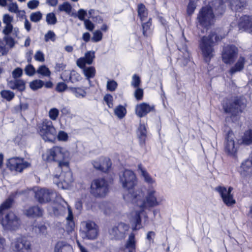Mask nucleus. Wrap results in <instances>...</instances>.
<instances>
[{
    "label": "nucleus",
    "mask_w": 252,
    "mask_h": 252,
    "mask_svg": "<svg viewBox=\"0 0 252 252\" xmlns=\"http://www.w3.org/2000/svg\"><path fill=\"white\" fill-rule=\"evenodd\" d=\"M55 194L52 189H40L35 191V197L39 203H46L50 201Z\"/></svg>",
    "instance_id": "19"
},
{
    "label": "nucleus",
    "mask_w": 252,
    "mask_h": 252,
    "mask_svg": "<svg viewBox=\"0 0 252 252\" xmlns=\"http://www.w3.org/2000/svg\"><path fill=\"white\" fill-rule=\"evenodd\" d=\"M39 134L45 141L54 142L56 139V130L52 121L45 119L39 127Z\"/></svg>",
    "instance_id": "9"
},
{
    "label": "nucleus",
    "mask_w": 252,
    "mask_h": 252,
    "mask_svg": "<svg viewBox=\"0 0 252 252\" xmlns=\"http://www.w3.org/2000/svg\"><path fill=\"white\" fill-rule=\"evenodd\" d=\"M99 208L105 215H110L113 211V205L108 202H100L99 204Z\"/></svg>",
    "instance_id": "32"
},
{
    "label": "nucleus",
    "mask_w": 252,
    "mask_h": 252,
    "mask_svg": "<svg viewBox=\"0 0 252 252\" xmlns=\"http://www.w3.org/2000/svg\"><path fill=\"white\" fill-rule=\"evenodd\" d=\"M12 203V199L9 198L6 200L0 206V214H2L3 211L10 208Z\"/></svg>",
    "instance_id": "47"
},
{
    "label": "nucleus",
    "mask_w": 252,
    "mask_h": 252,
    "mask_svg": "<svg viewBox=\"0 0 252 252\" xmlns=\"http://www.w3.org/2000/svg\"><path fill=\"white\" fill-rule=\"evenodd\" d=\"M239 172L243 177H252V153L241 162Z\"/></svg>",
    "instance_id": "18"
},
{
    "label": "nucleus",
    "mask_w": 252,
    "mask_h": 252,
    "mask_svg": "<svg viewBox=\"0 0 252 252\" xmlns=\"http://www.w3.org/2000/svg\"><path fill=\"white\" fill-rule=\"evenodd\" d=\"M137 134L140 140V142L144 143L146 137V129L144 125H140Z\"/></svg>",
    "instance_id": "41"
},
{
    "label": "nucleus",
    "mask_w": 252,
    "mask_h": 252,
    "mask_svg": "<svg viewBox=\"0 0 252 252\" xmlns=\"http://www.w3.org/2000/svg\"><path fill=\"white\" fill-rule=\"evenodd\" d=\"M33 229L40 235L45 236L47 234V228L45 224L40 223L33 225Z\"/></svg>",
    "instance_id": "40"
},
{
    "label": "nucleus",
    "mask_w": 252,
    "mask_h": 252,
    "mask_svg": "<svg viewBox=\"0 0 252 252\" xmlns=\"http://www.w3.org/2000/svg\"><path fill=\"white\" fill-rule=\"evenodd\" d=\"M34 59L40 62H44L45 61L44 54L41 51H37L34 55Z\"/></svg>",
    "instance_id": "64"
},
{
    "label": "nucleus",
    "mask_w": 252,
    "mask_h": 252,
    "mask_svg": "<svg viewBox=\"0 0 252 252\" xmlns=\"http://www.w3.org/2000/svg\"><path fill=\"white\" fill-rule=\"evenodd\" d=\"M108 191V184L104 179H96L92 182L90 192L94 197H104L107 194Z\"/></svg>",
    "instance_id": "8"
},
{
    "label": "nucleus",
    "mask_w": 252,
    "mask_h": 252,
    "mask_svg": "<svg viewBox=\"0 0 252 252\" xmlns=\"http://www.w3.org/2000/svg\"><path fill=\"white\" fill-rule=\"evenodd\" d=\"M117 86L118 84L115 81L113 80H109L107 81L106 85L107 90L111 92L115 91Z\"/></svg>",
    "instance_id": "50"
},
{
    "label": "nucleus",
    "mask_w": 252,
    "mask_h": 252,
    "mask_svg": "<svg viewBox=\"0 0 252 252\" xmlns=\"http://www.w3.org/2000/svg\"><path fill=\"white\" fill-rule=\"evenodd\" d=\"M58 10L60 12H65L66 14H70L71 12L72 6L68 2L65 1L59 5Z\"/></svg>",
    "instance_id": "39"
},
{
    "label": "nucleus",
    "mask_w": 252,
    "mask_h": 252,
    "mask_svg": "<svg viewBox=\"0 0 252 252\" xmlns=\"http://www.w3.org/2000/svg\"><path fill=\"white\" fill-rule=\"evenodd\" d=\"M77 65L81 69L86 67V65L88 64L87 60L85 57H81L76 61Z\"/></svg>",
    "instance_id": "56"
},
{
    "label": "nucleus",
    "mask_w": 252,
    "mask_h": 252,
    "mask_svg": "<svg viewBox=\"0 0 252 252\" xmlns=\"http://www.w3.org/2000/svg\"><path fill=\"white\" fill-rule=\"evenodd\" d=\"M114 114L119 119H122L126 116V109L125 106L119 105L115 108Z\"/></svg>",
    "instance_id": "37"
},
{
    "label": "nucleus",
    "mask_w": 252,
    "mask_h": 252,
    "mask_svg": "<svg viewBox=\"0 0 252 252\" xmlns=\"http://www.w3.org/2000/svg\"><path fill=\"white\" fill-rule=\"evenodd\" d=\"M102 38V33L101 31L97 30L93 32V36L92 40L94 42H97L100 41Z\"/></svg>",
    "instance_id": "55"
},
{
    "label": "nucleus",
    "mask_w": 252,
    "mask_h": 252,
    "mask_svg": "<svg viewBox=\"0 0 252 252\" xmlns=\"http://www.w3.org/2000/svg\"><path fill=\"white\" fill-rule=\"evenodd\" d=\"M25 72L28 76H32L36 72V71L32 65L29 64L25 67Z\"/></svg>",
    "instance_id": "52"
},
{
    "label": "nucleus",
    "mask_w": 252,
    "mask_h": 252,
    "mask_svg": "<svg viewBox=\"0 0 252 252\" xmlns=\"http://www.w3.org/2000/svg\"><path fill=\"white\" fill-rule=\"evenodd\" d=\"M65 230L68 233L72 232L75 227V223L73 221V216L71 209H69V213L66 218Z\"/></svg>",
    "instance_id": "29"
},
{
    "label": "nucleus",
    "mask_w": 252,
    "mask_h": 252,
    "mask_svg": "<svg viewBox=\"0 0 252 252\" xmlns=\"http://www.w3.org/2000/svg\"><path fill=\"white\" fill-rule=\"evenodd\" d=\"M104 100L106 103L109 108H112L113 107V97L110 94H106L104 95L103 98Z\"/></svg>",
    "instance_id": "58"
},
{
    "label": "nucleus",
    "mask_w": 252,
    "mask_h": 252,
    "mask_svg": "<svg viewBox=\"0 0 252 252\" xmlns=\"http://www.w3.org/2000/svg\"><path fill=\"white\" fill-rule=\"evenodd\" d=\"M126 248L128 250V252H136L135 235L132 233L129 235L126 243Z\"/></svg>",
    "instance_id": "33"
},
{
    "label": "nucleus",
    "mask_w": 252,
    "mask_h": 252,
    "mask_svg": "<svg viewBox=\"0 0 252 252\" xmlns=\"http://www.w3.org/2000/svg\"><path fill=\"white\" fill-rule=\"evenodd\" d=\"M215 190L219 193L223 202L226 205L231 206L236 203L235 199L233 198V195L228 192L225 187L219 186L216 187Z\"/></svg>",
    "instance_id": "21"
},
{
    "label": "nucleus",
    "mask_w": 252,
    "mask_h": 252,
    "mask_svg": "<svg viewBox=\"0 0 252 252\" xmlns=\"http://www.w3.org/2000/svg\"><path fill=\"white\" fill-rule=\"evenodd\" d=\"M138 168L141 172V175L144 178L145 181L149 184H153L155 183V180L150 176L146 170L142 167L141 164L138 165Z\"/></svg>",
    "instance_id": "34"
},
{
    "label": "nucleus",
    "mask_w": 252,
    "mask_h": 252,
    "mask_svg": "<svg viewBox=\"0 0 252 252\" xmlns=\"http://www.w3.org/2000/svg\"><path fill=\"white\" fill-rule=\"evenodd\" d=\"M48 115L52 121H56L59 115V111L56 108H51L49 111Z\"/></svg>",
    "instance_id": "49"
},
{
    "label": "nucleus",
    "mask_w": 252,
    "mask_h": 252,
    "mask_svg": "<svg viewBox=\"0 0 252 252\" xmlns=\"http://www.w3.org/2000/svg\"><path fill=\"white\" fill-rule=\"evenodd\" d=\"M60 167L57 169L59 171L61 170L62 172L60 175L55 174L54 177L59 179L62 183L69 185L73 181L72 174L69 167V161H65L62 164L60 163Z\"/></svg>",
    "instance_id": "13"
},
{
    "label": "nucleus",
    "mask_w": 252,
    "mask_h": 252,
    "mask_svg": "<svg viewBox=\"0 0 252 252\" xmlns=\"http://www.w3.org/2000/svg\"><path fill=\"white\" fill-rule=\"evenodd\" d=\"M69 153L64 148L59 146H55L47 150L42 155L43 158L48 162L56 161L58 162V166L60 167V163L68 161Z\"/></svg>",
    "instance_id": "6"
},
{
    "label": "nucleus",
    "mask_w": 252,
    "mask_h": 252,
    "mask_svg": "<svg viewBox=\"0 0 252 252\" xmlns=\"http://www.w3.org/2000/svg\"><path fill=\"white\" fill-rule=\"evenodd\" d=\"M11 247L15 252H31L32 245L30 241L22 236L15 238L11 243Z\"/></svg>",
    "instance_id": "11"
},
{
    "label": "nucleus",
    "mask_w": 252,
    "mask_h": 252,
    "mask_svg": "<svg viewBox=\"0 0 252 252\" xmlns=\"http://www.w3.org/2000/svg\"><path fill=\"white\" fill-rule=\"evenodd\" d=\"M155 110V106L153 105H150L146 102H142L136 105L135 106V114L140 117L142 118L147 115L150 112Z\"/></svg>",
    "instance_id": "22"
},
{
    "label": "nucleus",
    "mask_w": 252,
    "mask_h": 252,
    "mask_svg": "<svg viewBox=\"0 0 252 252\" xmlns=\"http://www.w3.org/2000/svg\"><path fill=\"white\" fill-rule=\"evenodd\" d=\"M196 7V3L193 0H189L187 9V14L189 15H192Z\"/></svg>",
    "instance_id": "48"
},
{
    "label": "nucleus",
    "mask_w": 252,
    "mask_h": 252,
    "mask_svg": "<svg viewBox=\"0 0 252 252\" xmlns=\"http://www.w3.org/2000/svg\"><path fill=\"white\" fill-rule=\"evenodd\" d=\"M151 20V19H149L148 22L143 23L142 25L143 29V34L145 36H148V32L150 30V27L152 25Z\"/></svg>",
    "instance_id": "57"
},
{
    "label": "nucleus",
    "mask_w": 252,
    "mask_h": 252,
    "mask_svg": "<svg viewBox=\"0 0 252 252\" xmlns=\"http://www.w3.org/2000/svg\"><path fill=\"white\" fill-rule=\"evenodd\" d=\"M82 69H83V73L87 80L90 81L91 78L95 76L96 71L94 67L89 66Z\"/></svg>",
    "instance_id": "35"
},
{
    "label": "nucleus",
    "mask_w": 252,
    "mask_h": 252,
    "mask_svg": "<svg viewBox=\"0 0 252 252\" xmlns=\"http://www.w3.org/2000/svg\"><path fill=\"white\" fill-rule=\"evenodd\" d=\"M9 168L11 170L21 172L24 169L30 165V164L23 158H13L9 160Z\"/></svg>",
    "instance_id": "20"
},
{
    "label": "nucleus",
    "mask_w": 252,
    "mask_h": 252,
    "mask_svg": "<svg viewBox=\"0 0 252 252\" xmlns=\"http://www.w3.org/2000/svg\"><path fill=\"white\" fill-rule=\"evenodd\" d=\"M238 49L234 45H227L222 50L221 57L223 62L226 64L234 63L238 54Z\"/></svg>",
    "instance_id": "15"
},
{
    "label": "nucleus",
    "mask_w": 252,
    "mask_h": 252,
    "mask_svg": "<svg viewBox=\"0 0 252 252\" xmlns=\"http://www.w3.org/2000/svg\"><path fill=\"white\" fill-rule=\"evenodd\" d=\"M2 225L7 229L15 230L19 226V220L13 213L9 212L2 220Z\"/></svg>",
    "instance_id": "16"
},
{
    "label": "nucleus",
    "mask_w": 252,
    "mask_h": 252,
    "mask_svg": "<svg viewBox=\"0 0 252 252\" xmlns=\"http://www.w3.org/2000/svg\"><path fill=\"white\" fill-rule=\"evenodd\" d=\"M140 198L138 197L133 200H131L132 203L135 204L139 207V210L136 209L130 214V222L133 230H139L143 226L141 223V217L144 216L145 220L144 224L146 225L148 222V216L145 213L144 210L157 206L160 205L162 201V199L159 197V194L154 189L149 188L146 191V194L143 198V193Z\"/></svg>",
    "instance_id": "1"
},
{
    "label": "nucleus",
    "mask_w": 252,
    "mask_h": 252,
    "mask_svg": "<svg viewBox=\"0 0 252 252\" xmlns=\"http://www.w3.org/2000/svg\"><path fill=\"white\" fill-rule=\"evenodd\" d=\"M61 78L66 82L72 83L78 82L81 79L80 75L75 70H64L61 75Z\"/></svg>",
    "instance_id": "24"
},
{
    "label": "nucleus",
    "mask_w": 252,
    "mask_h": 252,
    "mask_svg": "<svg viewBox=\"0 0 252 252\" xmlns=\"http://www.w3.org/2000/svg\"><path fill=\"white\" fill-rule=\"evenodd\" d=\"M129 226L123 222H120L112 226L109 229L110 237L114 240H122L125 238Z\"/></svg>",
    "instance_id": "10"
},
{
    "label": "nucleus",
    "mask_w": 252,
    "mask_h": 252,
    "mask_svg": "<svg viewBox=\"0 0 252 252\" xmlns=\"http://www.w3.org/2000/svg\"><path fill=\"white\" fill-rule=\"evenodd\" d=\"M85 58L87 60L88 65L92 64L93 61L95 58L94 51H88L85 54Z\"/></svg>",
    "instance_id": "51"
},
{
    "label": "nucleus",
    "mask_w": 252,
    "mask_h": 252,
    "mask_svg": "<svg viewBox=\"0 0 252 252\" xmlns=\"http://www.w3.org/2000/svg\"><path fill=\"white\" fill-rule=\"evenodd\" d=\"M120 180L124 189L127 191L124 194V199L127 201L131 200L135 201L136 197L140 198L142 194L141 190H134V188L136 185V177L134 173L130 170H125L122 175L120 176Z\"/></svg>",
    "instance_id": "3"
},
{
    "label": "nucleus",
    "mask_w": 252,
    "mask_h": 252,
    "mask_svg": "<svg viewBox=\"0 0 252 252\" xmlns=\"http://www.w3.org/2000/svg\"><path fill=\"white\" fill-rule=\"evenodd\" d=\"M229 7L233 11H240L243 9L244 4L241 0H226Z\"/></svg>",
    "instance_id": "31"
},
{
    "label": "nucleus",
    "mask_w": 252,
    "mask_h": 252,
    "mask_svg": "<svg viewBox=\"0 0 252 252\" xmlns=\"http://www.w3.org/2000/svg\"><path fill=\"white\" fill-rule=\"evenodd\" d=\"M23 69L20 67H17L12 72V75L13 78L17 79L23 75Z\"/></svg>",
    "instance_id": "62"
},
{
    "label": "nucleus",
    "mask_w": 252,
    "mask_h": 252,
    "mask_svg": "<svg viewBox=\"0 0 252 252\" xmlns=\"http://www.w3.org/2000/svg\"><path fill=\"white\" fill-rule=\"evenodd\" d=\"M9 49L3 42H0V56L6 55L9 51Z\"/></svg>",
    "instance_id": "59"
},
{
    "label": "nucleus",
    "mask_w": 252,
    "mask_h": 252,
    "mask_svg": "<svg viewBox=\"0 0 252 252\" xmlns=\"http://www.w3.org/2000/svg\"><path fill=\"white\" fill-rule=\"evenodd\" d=\"M239 30L248 32H252V16L244 15L242 16L238 23Z\"/></svg>",
    "instance_id": "23"
},
{
    "label": "nucleus",
    "mask_w": 252,
    "mask_h": 252,
    "mask_svg": "<svg viewBox=\"0 0 252 252\" xmlns=\"http://www.w3.org/2000/svg\"><path fill=\"white\" fill-rule=\"evenodd\" d=\"M239 146L235 143V135L232 130L228 131L224 142V149L227 154L231 156H235Z\"/></svg>",
    "instance_id": "14"
},
{
    "label": "nucleus",
    "mask_w": 252,
    "mask_h": 252,
    "mask_svg": "<svg viewBox=\"0 0 252 252\" xmlns=\"http://www.w3.org/2000/svg\"><path fill=\"white\" fill-rule=\"evenodd\" d=\"M246 60L244 57L240 56L234 66L232 67L229 72L231 75L243 69Z\"/></svg>",
    "instance_id": "28"
},
{
    "label": "nucleus",
    "mask_w": 252,
    "mask_h": 252,
    "mask_svg": "<svg viewBox=\"0 0 252 252\" xmlns=\"http://www.w3.org/2000/svg\"><path fill=\"white\" fill-rule=\"evenodd\" d=\"M13 20L14 18L12 16L8 14L3 15L2 22L4 24L2 31V33L4 34L3 40L9 49L13 48L17 43V41L10 34L12 33L13 36L16 37L19 34V29L17 27H14L12 24Z\"/></svg>",
    "instance_id": "5"
},
{
    "label": "nucleus",
    "mask_w": 252,
    "mask_h": 252,
    "mask_svg": "<svg viewBox=\"0 0 252 252\" xmlns=\"http://www.w3.org/2000/svg\"><path fill=\"white\" fill-rule=\"evenodd\" d=\"M56 34L52 31H49L44 36V40L46 42H48L49 40L52 41H55L56 40Z\"/></svg>",
    "instance_id": "53"
},
{
    "label": "nucleus",
    "mask_w": 252,
    "mask_h": 252,
    "mask_svg": "<svg viewBox=\"0 0 252 252\" xmlns=\"http://www.w3.org/2000/svg\"><path fill=\"white\" fill-rule=\"evenodd\" d=\"M56 137L59 141H66L68 139V136L66 132L63 130H60Z\"/></svg>",
    "instance_id": "54"
},
{
    "label": "nucleus",
    "mask_w": 252,
    "mask_h": 252,
    "mask_svg": "<svg viewBox=\"0 0 252 252\" xmlns=\"http://www.w3.org/2000/svg\"><path fill=\"white\" fill-rule=\"evenodd\" d=\"M69 209H71L70 207L68 205L67 202L63 201V204H58L53 207V211L54 215L56 216H60L63 215L66 210L68 211L69 213Z\"/></svg>",
    "instance_id": "26"
},
{
    "label": "nucleus",
    "mask_w": 252,
    "mask_h": 252,
    "mask_svg": "<svg viewBox=\"0 0 252 252\" xmlns=\"http://www.w3.org/2000/svg\"><path fill=\"white\" fill-rule=\"evenodd\" d=\"M137 12L141 20H145L148 16V10L144 4L140 3L138 5Z\"/></svg>",
    "instance_id": "36"
},
{
    "label": "nucleus",
    "mask_w": 252,
    "mask_h": 252,
    "mask_svg": "<svg viewBox=\"0 0 252 252\" xmlns=\"http://www.w3.org/2000/svg\"><path fill=\"white\" fill-rule=\"evenodd\" d=\"M221 38L222 37L220 38L214 32H212L208 36H203L201 37L199 47L205 62L210 63L211 60L214 57L215 42Z\"/></svg>",
    "instance_id": "4"
},
{
    "label": "nucleus",
    "mask_w": 252,
    "mask_h": 252,
    "mask_svg": "<svg viewBox=\"0 0 252 252\" xmlns=\"http://www.w3.org/2000/svg\"><path fill=\"white\" fill-rule=\"evenodd\" d=\"M1 96L7 101L11 100L14 97V93L9 90H2L0 92Z\"/></svg>",
    "instance_id": "44"
},
{
    "label": "nucleus",
    "mask_w": 252,
    "mask_h": 252,
    "mask_svg": "<svg viewBox=\"0 0 252 252\" xmlns=\"http://www.w3.org/2000/svg\"><path fill=\"white\" fill-rule=\"evenodd\" d=\"M242 145L249 146L252 144V128L246 130L241 138Z\"/></svg>",
    "instance_id": "30"
},
{
    "label": "nucleus",
    "mask_w": 252,
    "mask_h": 252,
    "mask_svg": "<svg viewBox=\"0 0 252 252\" xmlns=\"http://www.w3.org/2000/svg\"><path fill=\"white\" fill-rule=\"evenodd\" d=\"M80 231L88 239H94L98 234V230L96 224L92 221H84L81 223Z\"/></svg>",
    "instance_id": "12"
},
{
    "label": "nucleus",
    "mask_w": 252,
    "mask_h": 252,
    "mask_svg": "<svg viewBox=\"0 0 252 252\" xmlns=\"http://www.w3.org/2000/svg\"><path fill=\"white\" fill-rule=\"evenodd\" d=\"M225 2L223 0H215L212 2V7L211 5L203 7L197 14V25L207 28L214 24L215 14L218 16L224 13L226 8Z\"/></svg>",
    "instance_id": "2"
},
{
    "label": "nucleus",
    "mask_w": 252,
    "mask_h": 252,
    "mask_svg": "<svg viewBox=\"0 0 252 252\" xmlns=\"http://www.w3.org/2000/svg\"><path fill=\"white\" fill-rule=\"evenodd\" d=\"M87 15V12L84 10L83 9H80L77 12V14H73V16L75 17H78V18L81 20L83 21L85 20V17Z\"/></svg>",
    "instance_id": "60"
},
{
    "label": "nucleus",
    "mask_w": 252,
    "mask_h": 252,
    "mask_svg": "<svg viewBox=\"0 0 252 252\" xmlns=\"http://www.w3.org/2000/svg\"><path fill=\"white\" fill-rule=\"evenodd\" d=\"M36 73L45 77H49L51 75V71L45 65L40 66L36 70Z\"/></svg>",
    "instance_id": "42"
},
{
    "label": "nucleus",
    "mask_w": 252,
    "mask_h": 252,
    "mask_svg": "<svg viewBox=\"0 0 252 252\" xmlns=\"http://www.w3.org/2000/svg\"><path fill=\"white\" fill-rule=\"evenodd\" d=\"M8 9L9 11L17 13L19 12L18 6L16 2H11L8 5Z\"/></svg>",
    "instance_id": "63"
},
{
    "label": "nucleus",
    "mask_w": 252,
    "mask_h": 252,
    "mask_svg": "<svg viewBox=\"0 0 252 252\" xmlns=\"http://www.w3.org/2000/svg\"><path fill=\"white\" fill-rule=\"evenodd\" d=\"M42 18V14L40 11L32 12L30 16V20L34 23L39 22Z\"/></svg>",
    "instance_id": "45"
},
{
    "label": "nucleus",
    "mask_w": 252,
    "mask_h": 252,
    "mask_svg": "<svg viewBox=\"0 0 252 252\" xmlns=\"http://www.w3.org/2000/svg\"><path fill=\"white\" fill-rule=\"evenodd\" d=\"M25 214L29 217H41L43 215V210L38 206H34L26 209Z\"/></svg>",
    "instance_id": "25"
},
{
    "label": "nucleus",
    "mask_w": 252,
    "mask_h": 252,
    "mask_svg": "<svg viewBox=\"0 0 252 252\" xmlns=\"http://www.w3.org/2000/svg\"><path fill=\"white\" fill-rule=\"evenodd\" d=\"M54 252H73L71 246L64 241H59L55 247Z\"/></svg>",
    "instance_id": "27"
},
{
    "label": "nucleus",
    "mask_w": 252,
    "mask_h": 252,
    "mask_svg": "<svg viewBox=\"0 0 252 252\" xmlns=\"http://www.w3.org/2000/svg\"><path fill=\"white\" fill-rule=\"evenodd\" d=\"M246 99L243 97H236L233 99H227L222 104L223 109L225 113L232 116H237L241 113L247 105Z\"/></svg>",
    "instance_id": "7"
},
{
    "label": "nucleus",
    "mask_w": 252,
    "mask_h": 252,
    "mask_svg": "<svg viewBox=\"0 0 252 252\" xmlns=\"http://www.w3.org/2000/svg\"><path fill=\"white\" fill-rule=\"evenodd\" d=\"M94 167L104 172H107L111 168L112 162L108 157H102L92 162Z\"/></svg>",
    "instance_id": "17"
},
{
    "label": "nucleus",
    "mask_w": 252,
    "mask_h": 252,
    "mask_svg": "<svg viewBox=\"0 0 252 252\" xmlns=\"http://www.w3.org/2000/svg\"><path fill=\"white\" fill-rule=\"evenodd\" d=\"M46 21L48 25H55L57 22L55 14L53 12L48 13L46 16Z\"/></svg>",
    "instance_id": "46"
},
{
    "label": "nucleus",
    "mask_w": 252,
    "mask_h": 252,
    "mask_svg": "<svg viewBox=\"0 0 252 252\" xmlns=\"http://www.w3.org/2000/svg\"><path fill=\"white\" fill-rule=\"evenodd\" d=\"M71 90L74 95L77 98H84L87 94L86 91L82 88H72Z\"/></svg>",
    "instance_id": "38"
},
{
    "label": "nucleus",
    "mask_w": 252,
    "mask_h": 252,
    "mask_svg": "<svg viewBox=\"0 0 252 252\" xmlns=\"http://www.w3.org/2000/svg\"><path fill=\"white\" fill-rule=\"evenodd\" d=\"M15 89L20 91H23L25 89V83L21 79H16Z\"/></svg>",
    "instance_id": "61"
},
{
    "label": "nucleus",
    "mask_w": 252,
    "mask_h": 252,
    "mask_svg": "<svg viewBox=\"0 0 252 252\" xmlns=\"http://www.w3.org/2000/svg\"><path fill=\"white\" fill-rule=\"evenodd\" d=\"M44 83V82L41 80H35L30 83V87L32 90L35 91L40 88H41Z\"/></svg>",
    "instance_id": "43"
}]
</instances>
